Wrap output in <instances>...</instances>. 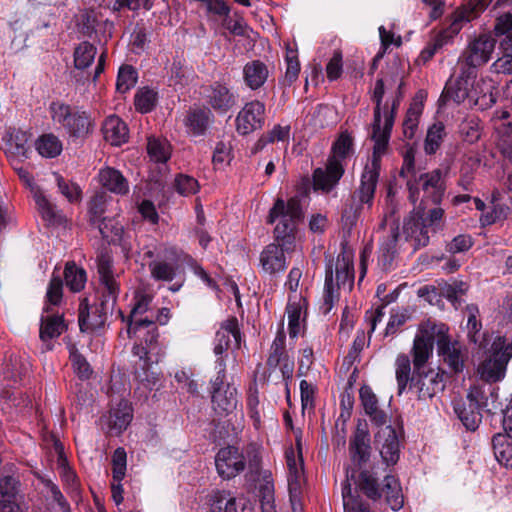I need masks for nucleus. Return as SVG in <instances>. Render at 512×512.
I'll use <instances>...</instances> for the list:
<instances>
[{
    "mask_svg": "<svg viewBox=\"0 0 512 512\" xmlns=\"http://www.w3.org/2000/svg\"><path fill=\"white\" fill-rule=\"evenodd\" d=\"M269 69L267 65L260 60L247 62L243 67V80L251 90L261 88L267 81Z\"/></svg>",
    "mask_w": 512,
    "mask_h": 512,
    "instance_id": "cd10ccee",
    "label": "nucleus"
},
{
    "mask_svg": "<svg viewBox=\"0 0 512 512\" xmlns=\"http://www.w3.org/2000/svg\"><path fill=\"white\" fill-rule=\"evenodd\" d=\"M215 466L224 480L236 477L247 467L246 478L255 483L261 511L276 512L272 473L262 469L260 450L256 444H248L242 449L236 446L221 448L215 456Z\"/></svg>",
    "mask_w": 512,
    "mask_h": 512,
    "instance_id": "f257e3e1",
    "label": "nucleus"
},
{
    "mask_svg": "<svg viewBox=\"0 0 512 512\" xmlns=\"http://www.w3.org/2000/svg\"><path fill=\"white\" fill-rule=\"evenodd\" d=\"M357 485L360 490L370 499L377 500L381 498V491L386 495V501L393 511H397L403 506V494L399 481L392 475L384 477V486L381 489L378 478L368 469H360Z\"/></svg>",
    "mask_w": 512,
    "mask_h": 512,
    "instance_id": "39448f33",
    "label": "nucleus"
},
{
    "mask_svg": "<svg viewBox=\"0 0 512 512\" xmlns=\"http://www.w3.org/2000/svg\"><path fill=\"white\" fill-rule=\"evenodd\" d=\"M64 279L67 287L73 292L82 290L87 281L85 270L76 266L74 263L66 264Z\"/></svg>",
    "mask_w": 512,
    "mask_h": 512,
    "instance_id": "c03bdc74",
    "label": "nucleus"
},
{
    "mask_svg": "<svg viewBox=\"0 0 512 512\" xmlns=\"http://www.w3.org/2000/svg\"><path fill=\"white\" fill-rule=\"evenodd\" d=\"M307 302L300 294H294L289 297L286 307L288 317V331L291 338H295L301 331V321L306 314Z\"/></svg>",
    "mask_w": 512,
    "mask_h": 512,
    "instance_id": "a878e982",
    "label": "nucleus"
},
{
    "mask_svg": "<svg viewBox=\"0 0 512 512\" xmlns=\"http://www.w3.org/2000/svg\"><path fill=\"white\" fill-rule=\"evenodd\" d=\"M102 131L107 142L120 146L128 140V127L118 116L111 115L103 123Z\"/></svg>",
    "mask_w": 512,
    "mask_h": 512,
    "instance_id": "c85d7f7f",
    "label": "nucleus"
},
{
    "mask_svg": "<svg viewBox=\"0 0 512 512\" xmlns=\"http://www.w3.org/2000/svg\"><path fill=\"white\" fill-rule=\"evenodd\" d=\"M467 290V283L461 280H453L450 283L443 282L439 284V288L422 287L419 289L418 294L430 304L438 302V297L443 296L451 302L455 309H458L463 302L462 296L466 294Z\"/></svg>",
    "mask_w": 512,
    "mask_h": 512,
    "instance_id": "f3484780",
    "label": "nucleus"
},
{
    "mask_svg": "<svg viewBox=\"0 0 512 512\" xmlns=\"http://www.w3.org/2000/svg\"><path fill=\"white\" fill-rule=\"evenodd\" d=\"M394 366L398 395H401L414 381V368L411 367L409 355L404 353L397 355Z\"/></svg>",
    "mask_w": 512,
    "mask_h": 512,
    "instance_id": "473e14b6",
    "label": "nucleus"
},
{
    "mask_svg": "<svg viewBox=\"0 0 512 512\" xmlns=\"http://www.w3.org/2000/svg\"><path fill=\"white\" fill-rule=\"evenodd\" d=\"M229 500V493L226 491H212L207 495L206 504L209 507V512H224L225 502Z\"/></svg>",
    "mask_w": 512,
    "mask_h": 512,
    "instance_id": "774afa93",
    "label": "nucleus"
},
{
    "mask_svg": "<svg viewBox=\"0 0 512 512\" xmlns=\"http://www.w3.org/2000/svg\"><path fill=\"white\" fill-rule=\"evenodd\" d=\"M33 198L42 218L48 222L55 221L57 217L55 206L46 198L43 191L41 189L36 190V193L33 194Z\"/></svg>",
    "mask_w": 512,
    "mask_h": 512,
    "instance_id": "6e6d98bb",
    "label": "nucleus"
},
{
    "mask_svg": "<svg viewBox=\"0 0 512 512\" xmlns=\"http://www.w3.org/2000/svg\"><path fill=\"white\" fill-rule=\"evenodd\" d=\"M396 79L391 78L390 80H387L386 83L383 79H378L375 83V88L373 92L372 99L375 102V108H374V120L381 121V104L382 99L385 93V86L392 87L393 84H395Z\"/></svg>",
    "mask_w": 512,
    "mask_h": 512,
    "instance_id": "680f3d73",
    "label": "nucleus"
},
{
    "mask_svg": "<svg viewBox=\"0 0 512 512\" xmlns=\"http://www.w3.org/2000/svg\"><path fill=\"white\" fill-rule=\"evenodd\" d=\"M241 333L235 317L225 320L215 335L214 354L222 355L230 348L239 349Z\"/></svg>",
    "mask_w": 512,
    "mask_h": 512,
    "instance_id": "aec40b11",
    "label": "nucleus"
},
{
    "mask_svg": "<svg viewBox=\"0 0 512 512\" xmlns=\"http://www.w3.org/2000/svg\"><path fill=\"white\" fill-rule=\"evenodd\" d=\"M138 74L136 69L131 65H123L119 68L116 90L119 93H126L132 89L137 83Z\"/></svg>",
    "mask_w": 512,
    "mask_h": 512,
    "instance_id": "8fccbe9b",
    "label": "nucleus"
},
{
    "mask_svg": "<svg viewBox=\"0 0 512 512\" xmlns=\"http://www.w3.org/2000/svg\"><path fill=\"white\" fill-rule=\"evenodd\" d=\"M366 414L379 427L375 433L374 441L379 449L382 461L387 466L395 465L400 457V442L395 429L391 425H386L388 418L386 413L377 408Z\"/></svg>",
    "mask_w": 512,
    "mask_h": 512,
    "instance_id": "6e6552de",
    "label": "nucleus"
},
{
    "mask_svg": "<svg viewBox=\"0 0 512 512\" xmlns=\"http://www.w3.org/2000/svg\"><path fill=\"white\" fill-rule=\"evenodd\" d=\"M294 249H287L283 242L276 241L267 245L260 254V266L264 273L277 275L283 273L287 268V254Z\"/></svg>",
    "mask_w": 512,
    "mask_h": 512,
    "instance_id": "a211bd4d",
    "label": "nucleus"
},
{
    "mask_svg": "<svg viewBox=\"0 0 512 512\" xmlns=\"http://www.w3.org/2000/svg\"><path fill=\"white\" fill-rule=\"evenodd\" d=\"M176 191L182 196H190L198 192V181L189 175L179 174L174 181Z\"/></svg>",
    "mask_w": 512,
    "mask_h": 512,
    "instance_id": "13d9d810",
    "label": "nucleus"
},
{
    "mask_svg": "<svg viewBox=\"0 0 512 512\" xmlns=\"http://www.w3.org/2000/svg\"><path fill=\"white\" fill-rule=\"evenodd\" d=\"M158 94L155 90L148 87L140 88L135 94V107L141 113L150 112L157 103Z\"/></svg>",
    "mask_w": 512,
    "mask_h": 512,
    "instance_id": "864d4df0",
    "label": "nucleus"
},
{
    "mask_svg": "<svg viewBox=\"0 0 512 512\" xmlns=\"http://www.w3.org/2000/svg\"><path fill=\"white\" fill-rule=\"evenodd\" d=\"M460 74L456 79L447 81L443 97L446 100H453L456 103H462L469 96V79L475 77V73H467L468 69L459 66Z\"/></svg>",
    "mask_w": 512,
    "mask_h": 512,
    "instance_id": "393cba45",
    "label": "nucleus"
},
{
    "mask_svg": "<svg viewBox=\"0 0 512 512\" xmlns=\"http://www.w3.org/2000/svg\"><path fill=\"white\" fill-rule=\"evenodd\" d=\"M42 483L50 493L52 500L57 503L61 512H72L59 487L51 479H43Z\"/></svg>",
    "mask_w": 512,
    "mask_h": 512,
    "instance_id": "338daca9",
    "label": "nucleus"
},
{
    "mask_svg": "<svg viewBox=\"0 0 512 512\" xmlns=\"http://www.w3.org/2000/svg\"><path fill=\"white\" fill-rule=\"evenodd\" d=\"M445 126L441 122L434 123L429 127L424 143L426 154L432 155L440 148L445 137Z\"/></svg>",
    "mask_w": 512,
    "mask_h": 512,
    "instance_id": "49530a36",
    "label": "nucleus"
},
{
    "mask_svg": "<svg viewBox=\"0 0 512 512\" xmlns=\"http://www.w3.org/2000/svg\"><path fill=\"white\" fill-rule=\"evenodd\" d=\"M132 420V409L128 402L121 401L110 413V428L117 432L124 431Z\"/></svg>",
    "mask_w": 512,
    "mask_h": 512,
    "instance_id": "a19ab883",
    "label": "nucleus"
},
{
    "mask_svg": "<svg viewBox=\"0 0 512 512\" xmlns=\"http://www.w3.org/2000/svg\"><path fill=\"white\" fill-rule=\"evenodd\" d=\"M512 357V346L498 337L492 343L487 357L479 365L478 372L485 382H498L505 377L506 366Z\"/></svg>",
    "mask_w": 512,
    "mask_h": 512,
    "instance_id": "9d476101",
    "label": "nucleus"
},
{
    "mask_svg": "<svg viewBox=\"0 0 512 512\" xmlns=\"http://www.w3.org/2000/svg\"><path fill=\"white\" fill-rule=\"evenodd\" d=\"M492 384V382L483 381L480 384L471 386L467 394V400L473 403L475 407L490 411L488 393H493L494 391V386Z\"/></svg>",
    "mask_w": 512,
    "mask_h": 512,
    "instance_id": "4c0bfd02",
    "label": "nucleus"
},
{
    "mask_svg": "<svg viewBox=\"0 0 512 512\" xmlns=\"http://www.w3.org/2000/svg\"><path fill=\"white\" fill-rule=\"evenodd\" d=\"M213 114L207 108H195L189 111L185 125L193 135H203L213 121Z\"/></svg>",
    "mask_w": 512,
    "mask_h": 512,
    "instance_id": "72a5a7b5",
    "label": "nucleus"
},
{
    "mask_svg": "<svg viewBox=\"0 0 512 512\" xmlns=\"http://www.w3.org/2000/svg\"><path fill=\"white\" fill-rule=\"evenodd\" d=\"M349 457L354 470L362 469L372 454L371 438L367 423L359 421L349 438Z\"/></svg>",
    "mask_w": 512,
    "mask_h": 512,
    "instance_id": "4468645a",
    "label": "nucleus"
},
{
    "mask_svg": "<svg viewBox=\"0 0 512 512\" xmlns=\"http://www.w3.org/2000/svg\"><path fill=\"white\" fill-rule=\"evenodd\" d=\"M94 129V123L86 112L74 111L68 127L67 133L75 138H84L90 134Z\"/></svg>",
    "mask_w": 512,
    "mask_h": 512,
    "instance_id": "f704fd0d",
    "label": "nucleus"
},
{
    "mask_svg": "<svg viewBox=\"0 0 512 512\" xmlns=\"http://www.w3.org/2000/svg\"><path fill=\"white\" fill-rule=\"evenodd\" d=\"M97 48L88 41H83L74 50V66L78 70L88 68L95 59Z\"/></svg>",
    "mask_w": 512,
    "mask_h": 512,
    "instance_id": "79ce46f5",
    "label": "nucleus"
},
{
    "mask_svg": "<svg viewBox=\"0 0 512 512\" xmlns=\"http://www.w3.org/2000/svg\"><path fill=\"white\" fill-rule=\"evenodd\" d=\"M66 330L62 314L54 313L49 306H44L41 316L39 336L43 342L58 338Z\"/></svg>",
    "mask_w": 512,
    "mask_h": 512,
    "instance_id": "b1692460",
    "label": "nucleus"
},
{
    "mask_svg": "<svg viewBox=\"0 0 512 512\" xmlns=\"http://www.w3.org/2000/svg\"><path fill=\"white\" fill-rule=\"evenodd\" d=\"M50 110L54 122L59 123L66 129L74 112L70 106L63 103H52Z\"/></svg>",
    "mask_w": 512,
    "mask_h": 512,
    "instance_id": "0e129e2a",
    "label": "nucleus"
},
{
    "mask_svg": "<svg viewBox=\"0 0 512 512\" xmlns=\"http://www.w3.org/2000/svg\"><path fill=\"white\" fill-rule=\"evenodd\" d=\"M386 227L389 229L387 231V235L381 240L379 248V261L385 268L392 264L397 252V242L400 237L399 223L396 219H389L383 229ZM379 229L382 230L380 227Z\"/></svg>",
    "mask_w": 512,
    "mask_h": 512,
    "instance_id": "4be33fe9",
    "label": "nucleus"
},
{
    "mask_svg": "<svg viewBox=\"0 0 512 512\" xmlns=\"http://www.w3.org/2000/svg\"><path fill=\"white\" fill-rule=\"evenodd\" d=\"M433 346L432 336H417L411 349L412 362L414 363V381L409 388L416 389L419 400L430 399L445 387L443 374L427 367V362L432 356Z\"/></svg>",
    "mask_w": 512,
    "mask_h": 512,
    "instance_id": "f03ea898",
    "label": "nucleus"
},
{
    "mask_svg": "<svg viewBox=\"0 0 512 512\" xmlns=\"http://www.w3.org/2000/svg\"><path fill=\"white\" fill-rule=\"evenodd\" d=\"M377 185L360 178L359 186L351 194L350 200L345 204L341 221L344 228L352 229L366 207L371 209L374 203Z\"/></svg>",
    "mask_w": 512,
    "mask_h": 512,
    "instance_id": "9b49d317",
    "label": "nucleus"
},
{
    "mask_svg": "<svg viewBox=\"0 0 512 512\" xmlns=\"http://www.w3.org/2000/svg\"><path fill=\"white\" fill-rule=\"evenodd\" d=\"M285 62L286 71L283 79V85L291 86L298 79L300 72V63L296 49H293L290 46L286 47Z\"/></svg>",
    "mask_w": 512,
    "mask_h": 512,
    "instance_id": "09e8293b",
    "label": "nucleus"
},
{
    "mask_svg": "<svg viewBox=\"0 0 512 512\" xmlns=\"http://www.w3.org/2000/svg\"><path fill=\"white\" fill-rule=\"evenodd\" d=\"M101 185L108 191L125 195L129 192V184L122 173L114 168L106 167L99 171L98 174Z\"/></svg>",
    "mask_w": 512,
    "mask_h": 512,
    "instance_id": "c756f323",
    "label": "nucleus"
},
{
    "mask_svg": "<svg viewBox=\"0 0 512 512\" xmlns=\"http://www.w3.org/2000/svg\"><path fill=\"white\" fill-rule=\"evenodd\" d=\"M496 39L490 34H480L472 39L458 59V66L468 69L469 73H475L478 67L485 65L495 50Z\"/></svg>",
    "mask_w": 512,
    "mask_h": 512,
    "instance_id": "f8f14e48",
    "label": "nucleus"
},
{
    "mask_svg": "<svg viewBox=\"0 0 512 512\" xmlns=\"http://www.w3.org/2000/svg\"><path fill=\"white\" fill-rule=\"evenodd\" d=\"M421 110L417 106L410 107L403 122V133L407 139H412L418 127Z\"/></svg>",
    "mask_w": 512,
    "mask_h": 512,
    "instance_id": "e2e57ef3",
    "label": "nucleus"
},
{
    "mask_svg": "<svg viewBox=\"0 0 512 512\" xmlns=\"http://www.w3.org/2000/svg\"><path fill=\"white\" fill-rule=\"evenodd\" d=\"M117 299L115 296L100 295L99 303L91 312L87 306L84 308L81 306L78 319L80 330L82 332H92L102 328L107 316L113 313Z\"/></svg>",
    "mask_w": 512,
    "mask_h": 512,
    "instance_id": "ddd939ff",
    "label": "nucleus"
},
{
    "mask_svg": "<svg viewBox=\"0 0 512 512\" xmlns=\"http://www.w3.org/2000/svg\"><path fill=\"white\" fill-rule=\"evenodd\" d=\"M63 297V282L59 275L52 276L45 297V306H58Z\"/></svg>",
    "mask_w": 512,
    "mask_h": 512,
    "instance_id": "5fc2aeb1",
    "label": "nucleus"
},
{
    "mask_svg": "<svg viewBox=\"0 0 512 512\" xmlns=\"http://www.w3.org/2000/svg\"><path fill=\"white\" fill-rule=\"evenodd\" d=\"M352 149V137L348 133H341L333 144L332 150L334 156L328 160L326 167L324 169L317 168L314 170L313 184L316 190L329 192L338 184L344 174V168L336 157L344 159L350 155Z\"/></svg>",
    "mask_w": 512,
    "mask_h": 512,
    "instance_id": "20e7f679",
    "label": "nucleus"
},
{
    "mask_svg": "<svg viewBox=\"0 0 512 512\" xmlns=\"http://www.w3.org/2000/svg\"><path fill=\"white\" fill-rule=\"evenodd\" d=\"M393 127V115L386 116L382 126V120H373L372 140L374 141L373 152L370 160L366 163L360 178L373 184H378L382 157L387 153L391 130Z\"/></svg>",
    "mask_w": 512,
    "mask_h": 512,
    "instance_id": "0eeeda50",
    "label": "nucleus"
},
{
    "mask_svg": "<svg viewBox=\"0 0 512 512\" xmlns=\"http://www.w3.org/2000/svg\"><path fill=\"white\" fill-rule=\"evenodd\" d=\"M105 211V199L103 195H95L89 202L90 222L97 225L102 237L108 238V225L102 215Z\"/></svg>",
    "mask_w": 512,
    "mask_h": 512,
    "instance_id": "58836bf2",
    "label": "nucleus"
},
{
    "mask_svg": "<svg viewBox=\"0 0 512 512\" xmlns=\"http://www.w3.org/2000/svg\"><path fill=\"white\" fill-rule=\"evenodd\" d=\"M303 218L301 200L297 197L290 198L285 202L277 198L267 216V223L277 224L274 228L276 241L283 242L287 249L295 248V231L298 223Z\"/></svg>",
    "mask_w": 512,
    "mask_h": 512,
    "instance_id": "7ed1b4c3",
    "label": "nucleus"
},
{
    "mask_svg": "<svg viewBox=\"0 0 512 512\" xmlns=\"http://www.w3.org/2000/svg\"><path fill=\"white\" fill-rule=\"evenodd\" d=\"M338 288L351 289L354 283V267L351 258L345 254L338 255L335 263Z\"/></svg>",
    "mask_w": 512,
    "mask_h": 512,
    "instance_id": "c9c22d12",
    "label": "nucleus"
},
{
    "mask_svg": "<svg viewBox=\"0 0 512 512\" xmlns=\"http://www.w3.org/2000/svg\"><path fill=\"white\" fill-rule=\"evenodd\" d=\"M431 330L433 334L436 333L438 335L437 346L439 355L453 372H461L464 368V357L462 355L461 345L449 339L446 334L448 329L444 324L439 326L433 325Z\"/></svg>",
    "mask_w": 512,
    "mask_h": 512,
    "instance_id": "dca6fc26",
    "label": "nucleus"
},
{
    "mask_svg": "<svg viewBox=\"0 0 512 512\" xmlns=\"http://www.w3.org/2000/svg\"><path fill=\"white\" fill-rule=\"evenodd\" d=\"M338 300V293L333 284V269L328 266L325 275L324 292L322 298V305L320 307L323 314H328Z\"/></svg>",
    "mask_w": 512,
    "mask_h": 512,
    "instance_id": "de8ad7c7",
    "label": "nucleus"
},
{
    "mask_svg": "<svg viewBox=\"0 0 512 512\" xmlns=\"http://www.w3.org/2000/svg\"><path fill=\"white\" fill-rule=\"evenodd\" d=\"M207 103L217 112L225 113L236 104V97L230 89L221 83H214L205 90Z\"/></svg>",
    "mask_w": 512,
    "mask_h": 512,
    "instance_id": "412c9836",
    "label": "nucleus"
},
{
    "mask_svg": "<svg viewBox=\"0 0 512 512\" xmlns=\"http://www.w3.org/2000/svg\"><path fill=\"white\" fill-rule=\"evenodd\" d=\"M444 210L440 207L430 209L427 214L411 215L404 221L403 231L407 240L414 241V248L428 245L430 234H435L442 228Z\"/></svg>",
    "mask_w": 512,
    "mask_h": 512,
    "instance_id": "423d86ee",
    "label": "nucleus"
},
{
    "mask_svg": "<svg viewBox=\"0 0 512 512\" xmlns=\"http://www.w3.org/2000/svg\"><path fill=\"white\" fill-rule=\"evenodd\" d=\"M236 388L227 385L225 389L212 391L213 409L219 415L232 413L237 407Z\"/></svg>",
    "mask_w": 512,
    "mask_h": 512,
    "instance_id": "7c9ffc66",
    "label": "nucleus"
},
{
    "mask_svg": "<svg viewBox=\"0 0 512 512\" xmlns=\"http://www.w3.org/2000/svg\"><path fill=\"white\" fill-rule=\"evenodd\" d=\"M127 454L124 448L118 447L112 456V476L114 481L121 482L126 473Z\"/></svg>",
    "mask_w": 512,
    "mask_h": 512,
    "instance_id": "bf43d9fd",
    "label": "nucleus"
},
{
    "mask_svg": "<svg viewBox=\"0 0 512 512\" xmlns=\"http://www.w3.org/2000/svg\"><path fill=\"white\" fill-rule=\"evenodd\" d=\"M98 275L100 295L115 296L118 298L120 287L112 271V262L109 258L102 256L98 261Z\"/></svg>",
    "mask_w": 512,
    "mask_h": 512,
    "instance_id": "bb28decb",
    "label": "nucleus"
},
{
    "mask_svg": "<svg viewBox=\"0 0 512 512\" xmlns=\"http://www.w3.org/2000/svg\"><path fill=\"white\" fill-rule=\"evenodd\" d=\"M152 296L143 292H137L135 294V303L131 309L130 315L127 318L128 321L139 320L141 315L147 312L152 302Z\"/></svg>",
    "mask_w": 512,
    "mask_h": 512,
    "instance_id": "052dcab7",
    "label": "nucleus"
},
{
    "mask_svg": "<svg viewBox=\"0 0 512 512\" xmlns=\"http://www.w3.org/2000/svg\"><path fill=\"white\" fill-rule=\"evenodd\" d=\"M509 212V208L503 204H495L493 203L491 211L483 214L480 218L481 224L483 226L492 225L497 221H501L507 218Z\"/></svg>",
    "mask_w": 512,
    "mask_h": 512,
    "instance_id": "69168bd1",
    "label": "nucleus"
},
{
    "mask_svg": "<svg viewBox=\"0 0 512 512\" xmlns=\"http://www.w3.org/2000/svg\"><path fill=\"white\" fill-rule=\"evenodd\" d=\"M179 265L163 260H156L149 264V270L153 279L158 281H172L177 273Z\"/></svg>",
    "mask_w": 512,
    "mask_h": 512,
    "instance_id": "a18cd8bd",
    "label": "nucleus"
},
{
    "mask_svg": "<svg viewBox=\"0 0 512 512\" xmlns=\"http://www.w3.org/2000/svg\"><path fill=\"white\" fill-rule=\"evenodd\" d=\"M286 462H287V482H288V492H289V500L291 503V508L293 512H303L302 505V486L304 483L303 476V460L301 456L296 458L294 450H289L286 452Z\"/></svg>",
    "mask_w": 512,
    "mask_h": 512,
    "instance_id": "2eb2a0df",
    "label": "nucleus"
},
{
    "mask_svg": "<svg viewBox=\"0 0 512 512\" xmlns=\"http://www.w3.org/2000/svg\"><path fill=\"white\" fill-rule=\"evenodd\" d=\"M265 123V104L259 100L246 103L236 117L237 132L248 135L261 129Z\"/></svg>",
    "mask_w": 512,
    "mask_h": 512,
    "instance_id": "6ab92c4d",
    "label": "nucleus"
},
{
    "mask_svg": "<svg viewBox=\"0 0 512 512\" xmlns=\"http://www.w3.org/2000/svg\"><path fill=\"white\" fill-rule=\"evenodd\" d=\"M512 437L505 433H497L493 436L492 445L496 459L505 465H512Z\"/></svg>",
    "mask_w": 512,
    "mask_h": 512,
    "instance_id": "ea45409f",
    "label": "nucleus"
},
{
    "mask_svg": "<svg viewBox=\"0 0 512 512\" xmlns=\"http://www.w3.org/2000/svg\"><path fill=\"white\" fill-rule=\"evenodd\" d=\"M285 334L283 331H279L270 347V353L267 359V365L270 369L277 368L281 361L285 358Z\"/></svg>",
    "mask_w": 512,
    "mask_h": 512,
    "instance_id": "3c124183",
    "label": "nucleus"
},
{
    "mask_svg": "<svg viewBox=\"0 0 512 512\" xmlns=\"http://www.w3.org/2000/svg\"><path fill=\"white\" fill-rule=\"evenodd\" d=\"M459 133L465 142L469 144L477 142L481 136V126L479 118H465L459 125Z\"/></svg>",
    "mask_w": 512,
    "mask_h": 512,
    "instance_id": "603ef678",
    "label": "nucleus"
},
{
    "mask_svg": "<svg viewBox=\"0 0 512 512\" xmlns=\"http://www.w3.org/2000/svg\"><path fill=\"white\" fill-rule=\"evenodd\" d=\"M448 173V168H437L431 172L421 174L418 181H407V188L409 191V199L412 203H416L419 199L420 190L423 191L422 202H428L439 205L444 197L446 191L445 178Z\"/></svg>",
    "mask_w": 512,
    "mask_h": 512,
    "instance_id": "1a4fd4ad",
    "label": "nucleus"
},
{
    "mask_svg": "<svg viewBox=\"0 0 512 512\" xmlns=\"http://www.w3.org/2000/svg\"><path fill=\"white\" fill-rule=\"evenodd\" d=\"M27 142V135L23 131H18L11 136L6 153L12 163L16 160L22 161L29 158L31 150Z\"/></svg>",
    "mask_w": 512,
    "mask_h": 512,
    "instance_id": "e433bc0d",
    "label": "nucleus"
},
{
    "mask_svg": "<svg viewBox=\"0 0 512 512\" xmlns=\"http://www.w3.org/2000/svg\"><path fill=\"white\" fill-rule=\"evenodd\" d=\"M127 334L129 338H136L148 347L155 345L159 337L157 325L153 320L147 318L128 321Z\"/></svg>",
    "mask_w": 512,
    "mask_h": 512,
    "instance_id": "5701e85b",
    "label": "nucleus"
},
{
    "mask_svg": "<svg viewBox=\"0 0 512 512\" xmlns=\"http://www.w3.org/2000/svg\"><path fill=\"white\" fill-rule=\"evenodd\" d=\"M480 408L475 407L471 402L463 400L454 403V411L465 428L469 431H475L482 421Z\"/></svg>",
    "mask_w": 512,
    "mask_h": 512,
    "instance_id": "2f4dec72",
    "label": "nucleus"
},
{
    "mask_svg": "<svg viewBox=\"0 0 512 512\" xmlns=\"http://www.w3.org/2000/svg\"><path fill=\"white\" fill-rule=\"evenodd\" d=\"M147 151L150 158L155 162L164 163L170 157L167 143L155 138L148 139Z\"/></svg>",
    "mask_w": 512,
    "mask_h": 512,
    "instance_id": "4d7b16f0",
    "label": "nucleus"
},
{
    "mask_svg": "<svg viewBox=\"0 0 512 512\" xmlns=\"http://www.w3.org/2000/svg\"><path fill=\"white\" fill-rule=\"evenodd\" d=\"M38 153L46 158H55L62 152V143L53 134H44L35 143Z\"/></svg>",
    "mask_w": 512,
    "mask_h": 512,
    "instance_id": "37998d69",
    "label": "nucleus"
}]
</instances>
